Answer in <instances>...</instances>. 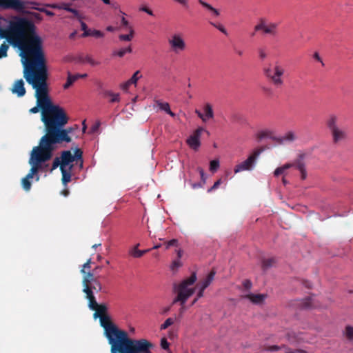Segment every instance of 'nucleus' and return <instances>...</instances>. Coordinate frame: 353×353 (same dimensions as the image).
<instances>
[{
    "label": "nucleus",
    "mask_w": 353,
    "mask_h": 353,
    "mask_svg": "<svg viewBox=\"0 0 353 353\" xmlns=\"http://www.w3.org/2000/svg\"><path fill=\"white\" fill-rule=\"evenodd\" d=\"M140 10L148 13L149 15H153V12L146 6H143L140 8Z\"/></svg>",
    "instance_id": "nucleus-55"
},
{
    "label": "nucleus",
    "mask_w": 353,
    "mask_h": 353,
    "mask_svg": "<svg viewBox=\"0 0 353 353\" xmlns=\"http://www.w3.org/2000/svg\"><path fill=\"white\" fill-rule=\"evenodd\" d=\"M296 139V136L292 131H289L284 136L277 137L276 142L279 144H283L285 142H292Z\"/></svg>",
    "instance_id": "nucleus-21"
},
{
    "label": "nucleus",
    "mask_w": 353,
    "mask_h": 353,
    "mask_svg": "<svg viewBox=\"0 0 353 353\" xmlns=\"http://www.w3.org/2000/svg\"><path fill=\"white\" fill-rule=\"evenodd\" d=\"M11 91L13 94H15L19 97H22L26 94V89L24 87V82L23 79H19L14 82Z\"/></svg>",
    "instance_id": "nucleus-16"
},
{
    "label": "nucleus",
    "mask_w": 353,
    "mask_h": 353,
    "mask_svg": "<svg viewBox=\"0 0 353 353\" xmlns=\"http://www.w3.org/2000/svg\"><path fill=\"white\" fill-rule=\"evenodd\" d=\"M79 60L82 63H89L92 66H97L100 65V62L95 61L91 56L86 55L85 57H81L79 58Z\"/></svg>",
    "instance_id": "nucleus-30"
},
{
    "label": "nucleus",
    "mask_w": 353,
    "mask_h": 353,
    "mask_svg": "<svg viewBox=\"0 0 353 353\" xmlns=\"http://www.w3.org/2000/svg\"><path fill=\"white\" fill-rule=\"evenodd\" d=\"M83 292L85 294V298L88 300V307L90 309L92 310L97 309L99 304L97 303L93 292L90 291L88 288L85 290H83Z\"/></svg>",
    "instance_id": "nucleus-17"
},
{
    "label": "nucleus",
    "mask_w": 353,
    "mask_h": 353,
    "mask_svg": "<svg viewBox=\"0 0 353 353\" xmlns=\"http://www.w3.org/2000/svg\"><path fill=\"white\" fill-rule=\"evenodd\" d=\"M108 308L107 306L105 304H99L98 305V307L95 310H94V313L93 314V316L94 319L99 318L101 316L107 315Z\"/></svg>",
    "instance_id": "nucleus-27"
},
{
    "label": "nucleus",
    "mask_w": 353,
    "mask_h": 353,
    "mask_svg": "<svg viewBox=\"0 0 353 353\" xmlns=\"http://www.w3.org/2000/svg\"><path fill=\"white\" fill-rule=\"evenodd\" d=\"M299 305L301 306V307L304 309L309 308L312 307V301L310 297L305 298L303 299Z\"/></svg>",
    "instance_id": "nucleus-38"
},
{
    "label": "nucleus",
    "mask_w": 353,
    "mask_h": 353,
    "mask_svg": "<svg viewBox=\"0 0 353 353\" xmlns=\"http://www.w3.org/2000/svg\"><path fill=\"white\" fill-rule=\"evenodd\" d=\"M283 172H284L283 168H282V167H279V168H277L274 170V176H278L280 174H283Z\"/></svg>",
    "instance_id": "nucleus-56"
},
{
    "label": "nucleus",
    "mask_w": 353,
    "mask_h": 353,
    "mask_svg": "<svg viewBox=\"0 0 353 353\" xmlns=\"http://www.w3.org/2000/svg\"><path fill=\"white\" fill-rule=\"evenodd\" d=\"M132 52V49L131 46H128V47L121 48L119 50H115L112 52L113 56H118L119 57H123L126 53H131Z\"/></svg>",
    "instance_id": "nucleus-32"
},
{
    "label": "nucleus",
    "mask_w": 353,
    "mask_h": 353,
    "mask_svg": "<svg viewBox=\"0 0 353 353\" xmlns=\"http://www.w3.org/2000/svg\"><path fill=\"white\" fill-rule=\"evenodd\" d=\"M141 77V74H140V71L139 70H137L136 71L134 74L132 75V77L129 79V81L132 83V84H136L137 81Z\"/></svg>",
    "instance_id": "nucleus-43"
},
{
    "label": "nucleus",
    "mask_w": 353,
    "mask_h": 353,
    "mask_svg": "<svg viewBox=\"0 0 353 353\" xmlns=\"http://www.w3.org/2000/svg\"><path fill=\"white\" fill-rule=\"evenodd\" d=\"M178 241L176 239H172L165 243V249H168L171 246H177Z\"/></svg>",
    "instance_id": "nucleus-48"
},
{
    "label": "nucleus",
    "mask_w": 353,
    "mask_h": 353,
    "mask_svg": "<svg viewBox=\"0 0 353 353\" xmlns=\"http://www.w3.org/2000/svg\"><path fill=\"white\" fill-rule=\"evenodd\" d=\"M314 58L317 60L318 61L321 62L322 63V65H324L323 61H322V59L320 57L319 54L318 52H315L314 54Z\"/></svg>",
    "instance_id": "nucleus-63"
},
{
    "label": "nucleus",
    "mask_w": 353,
    "mask_h": 353,
    "mask_svg": "<svg viewBox=\"0 0 353 353\" xmlns=\"http://www.w3.org/2000/svg\"><path fill=\"white\" fill-rule=\"evenodd\" d=\"M68 117L62 108L54 115L46 130V134L41 138L39 145L37 148L40 149L50 159L57 144L63 142L70 143L72 141L69 134L73 130L72 128H63L68 122Z\"/></svg>",
    "instance_id": "nucleus-1"
},
{
    "label": "nucleus",
    "mask_w": 353,
    "mask_h": 353,
    "mask_svg": "<svg viewBox=\"0 0 353 353\" xmlns=\"http://www.w3.org/2000/svg\"><path fill=\"white\" fill-rule=\"evenodd\" d=\"M132 84L129 80L121 85V88L124 90H127L129 86Z\"/></svg>",
    "instance_id": "nucleus-58"
},
{
    "label": "nucleus",
    "mask_w": 353,
    "mask_h": 353,
    "mask_svg": "<svg viewBox=\"0 0 353 353\" xmlns=\"http://www.w3.org/2000/svg\"><path fill=\"white\" fill-rule=\"evenodd\" d=\"M102 95L103 97H109L110 103H119L120 102V94L119 93H114L112 91L109 90H102Z\"/></svg>",
    "instance_id": "nucleus-20"
},
{
    "label": "nucleus",
    "mask_w": 353,
    "mask_h": 353,
    "mask_svg": "<svg viewBox=\"0 0 353 353\" xmlns=\"http://www.w3.org/2000/svg\"><path fill=\"white\" fill-rule=\"evenodd\" d=\"M24 14H28L31 19H34L37 22H40L43 20V17L41 14L35 12H27Z\"/></svg>",
    "instance_id": "nucleus-36"
},
{
    "label": "nucleus",
    "mask_w": 353,
    "mask_h": 353,
    "mask_svg": "<svg viewBox=\"0 0 353 353\" xmlns=\"http://www.w3.org/2000/svg\"><path fill=\"white\" fill-rule=\"evenodd\" d=\"M39 5L37 1L28 0H0V10H12L19 13L27 12L28 9L39 11Z\"/></svg>",
    "instance_id": "nucleus-5"
},
{
    "label": "nucleus",
    "mask_w": 353,
    "mask_h": 353,
    "mask_svg": "<svg viewBox=\"0 0 353 353\" xmlns=\"http://www.w3.org/2000/svg\"><path fill=\"white\" fill-rule=\"evenodd\" d=\"M197 171L200 174L201 179V181L203 182V184H205V181H206V176H205V174L203 169L202 168H201V167H198L197 168Z\"/></svg>",
    "instance_id": "nucleus-47"
},
{
    "label": "nucleus",
    "mask_w": 353,
    "mask_h": 353,
    "mask_svg": "<svg viewBox=\"0 0 353 353\" xmlns=\"http://www.w3.org/2000/svg\"><path fill=\"white\" fill-rule=\"evenodd\" d=\"M8 48H9V46L8 44H6V42H3L0 46V59L7 57V55H8L7 52H8Z\"/></svg>",
    "instance_id": "nucleus-37"
},
{
    "label": "nucleus",
    "mask_w": 353,
    "mask_h": 353,
    "mask_svg": "<svg viewBox=\"0 0 353 353\" xmlns=\"http://www.w3.org/2000/svg\"><path fill=\"white\" fill-rule=\"evenodd\" d=\"M211 26L218 29L219 31H221L222 33H223L225 35H228V32L226 29L224 28V26L221 23H216L212 21L209 22Z\"/></svg>",
    "instance_id": "nucleus-39"
},
{
    "label": "nucleus",
    "mask_w": 353,
    "mask_h": 353,
    "mask_svg": "<svg viewBox=\"0 0 353 353\" xmlns=\"http://www.w3.org/2000/svg\"><path fill=\"white\" fill-rule=\"evenodd\" d=\"M81 21V30H83V32H89L90 29H88V26L86 23L81 21V19L79 20Z\"/></svg>",
    "instance_id": "nucleus-57"
},
{
    "label": "nucleus",
    "mask_w": 353,
    "mask_h": 353,
    "mask_svg": "<svg viewBox=\"0 0 353 353\" xmlns=\"http://www.w3.org/2000/svg\"><path fill=\"white\" fill-rule=\"evenodd\" d=\"M100 126V122L97 121L94 125H93L91 128L92 132H96Z\"/></svg>",
    "instance_id": "nucleus-59"
},
{
    "label": "nucleus",
    "mask_w": 353,
    "mask_h": 353,
    "mask_svg": "<svg viewBox=\"0 0 353 353\" xmlns=\"http://www.w3.org/2000/svg\"><path fill=\"white\" fill-rule=\"evenodd\" d=\"M61 165L60 168H66L72 165L74 161H80L81 168L83 166V152L79 148H76L74 155L72 154L70 150L63 151L61 155Z\"/></svg>",
    "instance_id": "nucleus-8"
},
{
    "label": "nucleus",
    "mask_w": 353,
    "mask_h": 353,
    "mask_svg": "<svg viewBox=\"0 0 353 353\" xmlns=\"http://www.w3.org/2000/svg\"><path fill=\"white\" fill-rule=\"evenodd\" d=\"M196 281V274L193 272L191 276L183 280L179 284H174V291L177 294L174 299L172 304L179 302L183 305L189 297L195 292V288L192 287Z\"/></svg>",
    "instance_id": "nucleus-4"
},
{
    "label": "nucleus",
    "mask_w": 353,
    "mask_h": 353,
    "mask_svg": "<svg viewBox=\"0 0 353 353\" xmlns=\"http://www.w3.org/2000/svg\"><path fill=\"white\" fill-rule=\"evenodd\" d=\"M61 159L59 157H56L52 163V165L51 168V170H55L58 166H61Z\"/></svg>",
    "instance_id": "nucleus-45"
},
{
    "label": "nucleus",
    "mask_w": 353,
    "mask_h": 353,
    "mask_svg": "<svg viewBox=\"0 0 353 353\" xmlns=\"http://www.w3.org/2000/svg\"><path fill=\"white\" fill-rule=\"evenodd\" d=\"M305 158V154L301 153L299 154L297 158L292 161L294 168L298 170L301 174V180H305L307 176L305 163L304 161Z\"/></svg>",
    "instance_id": "nucleus-12"
},
{
    "label": "nucleus",
    "mask_w": 353,
    "mask_h": 353,
    "mask_svg": "<svg viewBox=\"0 0 353 353\" xmlns=\"http://www.w3.org/2000/svg\"><path fill=\"white\" fill-rule=\"evenodd\" d=\"M262 152L263 149L261 148L255 150L245 161L237 164L235 166L234 169V173L236 174L238 172L245 170H251L254 165L256 159Z\"/></svg>",
    "instance_id": "nucleus-9"
},
{
    "label": "nucleus",
    "mask_w": 353,
    "mask_h": 353,
    "mask_svg": "<svg viewBox=\"0 0 353 353\" xmlns=\"http://www.w3.org/2000/svg\"><path fill=\"white\" fill-rule=\"evenodd\" d=\"M215 274L216 272L212 270L203 281L196 284V288H201L203 290H205L214 280Z\"/></svg>",
    "instance_id": "nucleus-18"
},
{
    "label": "nucleus",
    "mask_w": 353,
    "mask_h": 353,
    "mask_svg": "<svg viewBox=\"0 0 353 353\" xmlns=\"http://www.w3.org/2000/svg\"><path fill=\"white\" fill-rule=\"evenodd\" d=\"M182 265V263L179 259L174 260L171 265L172 270H175Z\"/></svg>",
    "instance_id": "nucleus-46"
},
{
    "label": "nucleus",
    "mask_w": 353,
    "mask_h": 353,
    "mask_svg": "<svg viewBox=\"0 0 353 353\" xmlns=\"http://www.w3.org/2000/svg\"><path fill=\"white\" fill-rule=\"evenodd\" d=\"M139 246V243L137 244L132 248L129 250V254L134 258H141L142 256V253L141 250L138 249Z\"/></svg>",
    "instance_id": "nucleus-34"
},
{
    "label": "nucleus",
    "mask_w": 353,
    "mask_h": 353,
    "mask_svg": "<svg viewBox=\"0 0 353 353\" xmlns=\"http://www.w3.org/2000/svg\"><path fill=\"white\" fill-rule=\"evenodd\" d=\"M99 321L110 345V353H131L149 342L145 339L131 338L125 330L120 329L112 323L108 314L100 316Z\"/></svg>",
    "instance_id": "nucleus-2"
},
{
    "label": "nucleus",
    "mask_w": 353,
    "mask_h": 353,
    "mask_svg": "<svg viewBox=\"0 0 353 353\" xmlns=\"http://www.w3.org/2000/svg\"><path fill=\"white\" fill-rule=\"evenodd\" d=\"M199 3L203 6L205 8H206L208 10L211 12L212 14L214 17H219L220 15V12L219 10L214 8L212 7L210 4L206 3L205 1L203 0H199Z\"/></svg>",
    "instance_id": "nucleus-28"
},
{
    "label": "nucleus",
    "mask_w": 353,
    "mask_h": 353,
    "mask_svg": "<svg viewBox=\"0 0 353 353\" xmlns=\"http://www.w3.org/2000/svg\"><path fill=\"white\" fill-rule=\"evenodd\" d=\"M39 11L41 12H43L46 15L50 16V17H52L54 15V13L53 12L48 10L44 8H41L40 9H39Z\"/></svg>",
    "instance_id": "nucleus-53"
},
{
    "label": "nucleus",
    "mask_w": 353,
    "mask_h": 353,
    "mask_svg": "<svg viewBox=\"0 0 353 353\" xmlns=\"http://www.w3.org/2000/svg\"><path fill=\"white\" fill-rule=\"evenodd\" d=\"M345 336L346 337L352 341L353 340V327L350 325H347L345 327Z\"/></svg>",
    "instance_id": "nucleus-42"
},
{
    "label": "nucleus",
    "mask_w": 353,
    "mask_h": 353,
    "mask_svg": "<svg viewBox=\"0 0 353 353\" xmlns=\"http://www.w3.org/2000/svg\"><path fill=\"white\" fill-rule=\"evenodd\" d=\"M265 295L258 294H249L245 296V298L248 299L250 300L253 303L255 304H260L261 303L265 298Z\"/></svg>",
    "instance_id": "nucleus-23"
},
{
    "label": "nucleus",
    "mask_w": 353,
    "mask_h": 353,
    "mask_svg": "<svg viewBox=\"0 0 353 353\" xmlns=\"http://www.w3.org/2000/svg\"><path fill=\"white\" fill-rule=\"evenodd\" d=\"M278 23H270L266 24L265 19H260L259 22L254 26V32L252 34V36L255 35L256 32L262 30L264 34H270L275 36L277 34Z\"/></svg>",
    "instance_id": "nucleus-10"
},
{
    "label": "nucleus",
    "mask_w": 353,
    "mask_h": 353,
    "mask_svg": "<svg viewBox=\"0 0 353 353\" xmlns=\"http://www.w3.org/2000/svg\"><path fill=\"white\" fill-rule=\"evenodd\" d=\"M221 179H219L217 180L214 183V185L208 190V192H210L214 190H216V188H219V186L221 185Z\"/></svg>",
    "instance_id": "nucleus-52"
},
{
    "label": "nucleus",
    "mask_w": 353,
    "mask_h": 353,
    "mask_svg": "<svg viewBox=\"0 0 353 353\" xmlns=\"http://www.w3.org/2000/svg\"><path fill=\"white\" fill-rule=\"evenodd\" d=\"M50 159V158L40 149L37 148V146L33 148L29 159L31 168L28 174L21 180L23 188L26 191H29L31 188L30 179H32L34 175L39 171H45L48 167V164L45 163Z\"/></svg>",
    "instance_id": "nucleus-3"
},
{
    "label": "nucleus",
    "mask_w": 353,
    "mask_h": 353,
    "mask_svg": "<svg viewBox=\"0 0 353 353\" xmlns=\"http://www.w3.org/2000/svg\"><path fill=\"white\" fill-rule=\"evenodd\" d=\"M169 345H170V343L168 342V341L165 338L161 339V346L163 350H168Z\"/></svg>",
    "instance_id": "nucleus-49"
},
{
    "label": "nucleus",
    "mask_w": 353,
    "mask_h": 353,
    "mask_svg": "<svg viewBox=\"0 0 353 353\" xmlns=\"http://www.w3.org/2000/svg\"><path fill=\"white\" fill-rule=\"evenodd\" d=\"M70 6H71L70 3L46 4V6L48 7V8H51L53 9H58V10H64L68 12H70L73 14L74 17L80 20L81 18V16L79 12L74 8H70Z\"/></svg>",
    "instance_id": "nucleus-13"
},
{
    "label": "nucleus",
    "mask_w": 353,
    "mask_h": 353,
    "mask_svg": "<svg viewBox=\"0 0 353 353\" xmlns=\"http://www.w3.org/2000/svg\"><path fill=\"white\" fill-rule=\"evenodd\" d=\"M78 79H79V75H72L70 72H68L67 81L63 85V88H69Z\"/></svg>",
    "instance_id": "nucleus-31"
},
{
    "label": "nucleus",
    "mask_w": 353,
    "mask_h": 353,
    "mask_svg": "<svg viewBox=\"0 0 353 353\" xmlns=\"http://www.w3.org/2000/svg\"><path fill=\"white\" fill-rule=\"evenodd\" d=\"M92 36L95 38H102L104 37V33L100 30H89V32H83L82 34V37H89Z\"/></svg>",
    "instance_id": "nucleus-29"
},
{
    "label": "nucleus",
    "mask_w": 353,
    "mask_h": 353,
    "mask_svg": "<svg viewBox=\"0 0 353 353\" xmlns=\"http://www.w3.org/2000/svg\"><path fill=\"white\" fill-rule=\"evenodd\" d=\"M256 138L259 141H261L265 138H269L275 141H276V139H277V137H274V132L270 130H263L259 131L256 134Z\"/></svg>",
    "instance_id": "nucleus-22"
},
{
    "label": "nucleus",
    "mask_w": 353,
    "mask_h": 353,
    "mask_svg": "<svg viewBox=\"0 0 353 353\" xmlns=\"http://www.w3.org/2000/svg\"><path fill=\"white\" fill-rule=\"evenodd\" d=\"M174 323V320L172 318L167 319L165 322L161 325L160 330H165L169 326L172 325Z\"/></svg>",
    "instance_id": "nucleus-41"
},
{
    "label": "nucleus",
    "mask_w": 353,
    "mask_h": 353,
    "mask_svg": "<svg viewBox=\"0 0 353 353\" xmlns=\"http://www.w3.org/2000/svg\"><path fill=\"white\" fill-rule=\"evenodd\" d=\"M259 57L261 60L265 59L267 57V53L265 50L263 48H259L258 50Z\"/></svg>",
    "instance_id": "nucleus-51"
},
{
    "label": "nucleus",
    "mask_w": 353,
    "mask_h": 353,
    "mask_svg": "<svg viewBox=\"0 0 353 353\" xmlns=\"http://www.w3.org/2000/svg\"><path fill=\"white\" fill-rule=\"evenodd\" d=\"M326 125L330 132L334 143L337 144L346 140L347 137L346 129L339 125L336 115L330 114L326 121Z\"/></svg>",
    "instance_id": "nucleus-6"
},
{
    "label": "nucleus",
    "mask_w": 353,
    "mask_h": 353,
    "mask_svg": "<svg viewBox=\"0 0 353 353\" xmlns=\"http://www.w3.org/2000/svg\"><path fill=\"white\" fill-rule=\"evenodd\" d=\"M174 1L179 3L180 4L184 6L185 7H188V0H174Z\"/></svg>",
    "instance_id": "nucleus-61"
},
{
    "label": "nucleus",
    "mask_w": 353,
    "mask_h": 353,
    "mask_svg": "<svg viewBox=\"0 0 353 353\" xmlns=\"http://www.w3.org/2000/svg\"><path fill=\"white\" fill-rule=\"evenodd\" d=\"M73 166V165H70L68 169L66 168H60L62 174V183L65 185L71 181V171Z\"/></svg>",
    "instance_id": "nucleus-19"
},
{
    "label": "nucleus",
    "mask_w": 353,
    "mask_h": 353,
    "mask_svg": "<svg viewBox=\"0 0 353 353\" xmlns=\"http://www.w3.org/2000/svg\"><path fill=\"white\" fill-rule=\"evenodd\" d=\"M88 286L89 288V290L91 292L95 291L97 292H100L102 289V285L98 278L90 281V283H88Z\"/></svg>",
    "instance_id": "nucleus-25"
},
{
    "label": "nucleus",
    "mask_w": 353,
    "mask_h": 353,
    "mask_svg": "<svg viewBox=\"0 0 353 353\" xmlns=\"http://www.w3.org/2000/svg\"><path fill=\"white\" fill-rule=\"evenodd\" d=\"M263 74L267 79L276 88H281L284 83L283 76L285 69L279 61H276L273 66L264 68Z\"/></svg>",
    "instance_id": "nucleus-7"
},
{
    "label": "nucleus",
    "mask_w": 353,
    "mask_h": 353,
    "mask_svg": "<svg viewBox=\"0 0 353 353\" xmlns=\"http://www.w3.org/2000/svg\"><path fill=\"white\" fill-rule=\"evenodd\" d=\"M83 274L84 276L82 281L83 290H85L86 288L89 289L88 283H90L91 281L95 279L97 277H95L94 274L90 272V271H85V274Z\"/></svg>",
    "instance_id": "nucleus-26"
},
{
    "label": "nucleus",
    "mask_w": 353,
    "mask_h": 353,
    "mask_svg": "<svg viewBox=\"0 0 353 353\" xmlns=\"http://www.w3.org/2000/svg\"><path fill=\"white\" fill-rule=\"evenodd\" d=\"M203 186V183H195L192 184V187L194 189L201 188Z\"/></svg>",
    "instance_id": "nucleus-64"
},
{
    "label": "nucleus",
    "mask_w": 353,
    "mask_h": 353,
    "mask_svg": "<svg viewBox=\"0 0 353 353\" xmlns=\"http://www.w3.org/2000/svg\"><path fill=\"white\" fill-rule=\"evenodd\" d=\"M204 114L201 113L199 110H196L195 113L197 116L202 119L203 121L205 122L210 119L214 117V112L211 104L207 103L203 107Z\"/></svg>",
    "instance_id": "nucleus-15"
},
{
    "label": "nucleus",
    "mask_w": 353,
    "mask_h": 353,
    "mask_svg": "<svg viewBox=\"0 0 353 353\" xmlns=\"http://www.w3.org/2000/svg\"><path fill=\"white\" fill-rule=\"evenodd\" d=\"M219 168V160H212L210 163V170L212 172H216Z\"/></svg>",
    "instance_id": "nucleus-40"
},
{
    "label": "nucleus",
    "mask_w": 353,
    "mask_h": 353,
    "mask_svg": "<svg viewBox=\"0 0 353 353\" xmlns=\"http://www.w3.org/2000/svg\"><path fill=\"white\" fill-rule=\"evenodd\" d=\"M195 289L196 288V286L194 287ZM199 289V292L196 295L197 299H200L203 296V292L205 290H203L201 288H197Z\"/></svg>",
    "instance_id": "nucleus-60"
},
{
    "label": "nucleus",
    "mask_w": 353,
    "mask_h": 353,
    "mask_svg": "<svg viewBox=\"0 0 353 353\" xmlns=\"http://www.w3.org/2000/svg\"><path fill=\"white\" fill-rule=\"evenodd\" d=\"M281 167H282V168H283V170L285 171V170L292 168L294 166H293V163L292 162V163H286Z\"/></svg>",
    "instance_id": "nucleus-62"
},
{
    "label": "nucleus",
    "mask_w": 353,
    "mask_h": 353,
    "mask_svg": "<svg viewBox=\"0 0 353 353\" xmlns=\"http://www.w3.org/2000/svg\"><path fill=\"white\" fill-rule=\"evenodd\" d=\"M155 103L157 105V106L163 111H165L166 113H168L169 115H170L172 117H175V114L171 111L170 105L167 102H161L159 100H156Z\"/></svg>",
    "instance_id": "nucleus-24"
},
{
    "label": "nucleus",
    "mask_w": 353,
    "mask_h": 353,
    "mask_svg": "<svg viewBox=\"0 0 353 353\" xmlns=\"http://www.w3.org/2000/svg\"><path fill=\"white\" fill-rule=\"evenodd\" d=\"M243 285L246 290H250L252 287V283L250 280H245L243 282Z\"/></svg>",
    "instance_id": "nucleus-54"
},
{
    "label": "nucleus",
    "mask_w": 353,
    "mask_h": 353,
    "mask_svg": "<svg viewBox=\"0 0 353 353\" xmlns=\"http://www.w3.org/2000/svg\"><path fill=\"white\" fill-rule=\"evenodd\" d=\"M121 28H125L129 30V26H130L129 25V22L125 19L124 17L121 18Z\"/></svg>",
    "instance_id": "nucleus-50"
},
{
    "label": "nucleus",
    "mask_w": 353,
    "mask_h": 353,
    "mask_svg": "<svg viewBox=\"0 0 353 353\" xmlns=\"http://www.w3.org/2000/svg\"><path fill=\"white\" fill-rule=\"evenodd\" d=\"M168 41L172 51L175 53L184 51L186 48L185 40L180 34H172Z\"/></svg>",
    "instance_id": "nucleus-11"
},
{
    "label": "nucleus",
    "mask_w": 353,
    "mask_h": 353,
    "mask_svg": "<svg viewBox=\"0 0 353 353\" xmlns=\"http://www.w3.org/2000/svg\"><path fill=\"white\" fill-rule=\"evenodd\" d=\"M203 131L202 128H197L194 133L187 139L188 145L193 150H197L201 145L200 138Z\"/></svg>",
    "instance_id": "nucleus-14"
},
{
    "label": "nucleus",
    "mask_w": 353,
    "mask_h": 353,
    "mask_svg": "<svg viewBox=\"0 0 353 353\" xmlns=\"http://www.w3.org/2000/svg\"><path fill=\"white\" fill-rule=\"evenodd\" d=\"M134 30L132 28V26H129V34H120L119 36V39L120 41H131L134 37Z\"/></svg>",
    "instance_id": "nucleus-33"
},
{
    "label": "nucleus",
    "mask_w": 353,
    "mask_h": 353,
    "mask_svg": "<svg viewBox=\"0 0 353 353\" xmlns=\"http://www.w3.org/2000/svg\"><path fill=\"white\" fill-rule=\"evenodd\" d=\"M91 259H89L82 266V269L81 270V272L82 274H85V271L90 270V264H91Z\"/></svg>",
    "instance_id": "nucleus-44"
},
{
    "label": "nucleus",
    "mask_w": 353,
    "mask_h": 353,
    "mask_svg": "<svg viewBox=\"0 0 353 353\" xmlns=\"http://www.w3.org/2000/svg\"><path fill=\"white\" fill-rule=\"evenodd\" d=\"M275 260L274 258H270V259H265L262 261V268L263 270H265L268 269L269 268L272 267V265L274 263Z\"/></svg>",
    "instance_id": "nucleus-35"
}]
</instances>
